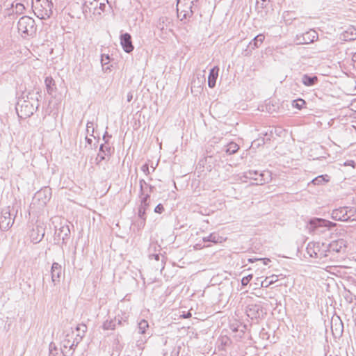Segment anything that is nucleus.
I'll list each match as a JSON object with an SVG mask.
<instances>
[{
    "mask_svg": "<svg viewBox=\"0 0 356 356\" xmlns=\"http://www.w3.org/2000/svg\"><path fill=\"white\" fill-rule=\"evenodd\" d=\"M39 92L34 90L24 92L22 97H19L17 105L16 111L20 118L31 117L39 106Z\"/></svg>",
    "mask_w": 356,
    "mask_h": 356,
    "instance_id": "obj_1",
    "label": "nucleus"
},
{
    "mask_svg": "<svg viewBox=\"0 0 356 356\" xmlns=\"http://www.w3.org/2000/svg\"><path fill=\"white\" fill-rule=\"evenodd\" d=\"M87 327L84 324L78 325L76 327V334L73 330L68 332L61 342L60 350L63 356H72L76 347L82 340Z\"/></svg>",
    "mask_w": 356,
    "mask_h": 356,
    "instance_id": "obj_2",
    "label": "nucleus"
},
{
    "mask_svg": "<svg viewBox=\"0 0 356 356\" xmlns=\"http://www.w3.org/2000/svg\"><path fill=\"white\" fill-rule=\"evenodd\" d=\"M199 0H177V16L181 21H189L199 10Z\"/></svg>",
    "mask_w": 356,
    "mask_h": 356,
    "instance_id": "obj_3",
    "label": "nucleus"
},
{
    "mask_svg": "<svg viewBox=\"0 0 356 356\" xmlns=\"http://www.w3.org/2000/svg\"><path fill=\"white\" fill-rule=\"evenodd\" d=\"M307 252L312 258L318 259L319 263H325L331 259L326 243L310 242L307 246Z\"/></svg>",
    "mask_w": 356,
    "mask_h": 356,
    "instance_id": "obj_4",
    "label": "nucleus"
},
{
    "mask_svg": "<svg viewBox=\"0 0 356 356\" xmlns=\"http://www.w3.org/2000/svg\"><path fill=\"white\" fill-rule=\"evenodd\" d=\"M34 14L41 19H46L52 15L53 3L51 0H32Z\"/></svg>",
    "mask_w": 356,
    "mask_h": 356,
    "instance_id": "obj_5",
    "label": "nucleus"
},
{
    "mask_svg": "<svg viewBox=\"0 0 356 356\" xmlns=\"http://www.w3.org/2000/svg\"><path fill=\"white\" fill-rule=\"evenodd\" d=\"M17 29L24 38L33 35L36 31L35 21L29 16L22 17L18 21Z\"/></svg>",
    "mask_w": 356,
    "mask_h": 356,
    "instance_id": "obj_6",
    "label": "nucleus"
},
{
    "mask_svg": "<svg viewBox=\"0 0 356 356\" xmlns=\"http://www.w3.org/2000/svg\"><path fill=\"white\" fill-rule=\"evenodd\" d=\"M355 214V210L354 209L345 207L334 209L332 211L331 216L334 220L348 221L355 220L353 218Z\"/></svg>",
    "mask_w": 356,
    "mask_h": 356,
    "instance_id": "obj_7",
    "label": "nucleus"
},
{
    "mask_svg": "<svg viewBox=\"0 0 356 356\" xmlns=\"http://www.w3.org/2000/svg\"><path fill=\"white\" fill-rule=\"evenodd\" d=\"M15 218L11 213L10 207H6L1 210L0 214V229L1 231L8 230L13 225Z\"/></svg>",
    "mask_w": 356,
    "mask_h": 356,
    "instance_id": "obj_8",
    "label": "nucleus"
},
{
    "mask_svg": "<svg viewBox=\"0 0 356 356\" xmlns=\"http://www.w3.org/2000/svg\"><path fill=\"white\" fill-rule=\"evenodd\" d=\"M246 314L251 319H258L262 317L266 313L263 308L262 303L259 302L248 304L246 309Z\"/></svg>",
    "mask_w": 356,
    "mask_h": 356,
    "instance_id": "obj_9",
    "label": "nucleus"
},
{
    "mask_svg": "<svg viewBox=\"0 0 356 356\" xmlns=\"http://www.w3.org/2000/svg\"><path fill=\"white\" fill-rule=\"evenodd\" d=\"M335 225L336 224L334 222H330L329 220L322 218H314L309 221L307 227L310 232L319 231L320 232H323V230H319L321 228L327 227L330 229Z\"/></svg>",
    "mask_w": 356,
    "mask_h": 356,
    "instance_id": "obj_10",
    "label": "nucleus"
},
{
    "mask_svg": "<svg viewBox=\"0 0 356 356\" xmlns=\"http://www.w3.org/2000/svg\"><path fill=\"white\" fill-rule=\"evenodd\" d=\"M51 197V190L50 188L44 187L38 191L33 197V200L38 201L41 207L45 206Z\"/></svg>",
    "mask_w": 356,
    "mask_h": 356,
    "instance_id": "obj_11",
    "label": "nucleus"
},
{
    "mask_svg": "<svg viewBox=\"0 0 356 356\" xmlns=\"http://www.w3.org/2000/svg\"><path fill=\"white\" fill-rule=\"evenodd\" d=\"M328 246V253L330 255L332 252L344 253L347 248V241L344 238H339L332 241L327 244Z\"/></svg>",
    "mask_w": 356,
    "mask_h": 356,
    "instance_id": "obj_12",
    "label": "nucleus"
},
{
    "mask_svg": "<svg viewBox=\"0 0 356 356\" xmlns=\"http://www.w3.org/2000/svg\"><path fill=\"white\" fill-rule=\"evenodd\" d=\"M245 177L247 178L257 181V184L262 185L268 181L270 175L269 172H258L256 170H249L248 172H245Z\"/></svg>",
    "mask_w": 356,
    "mask_h": 356,
    "instance_id": "obj_13",
    "label": "nucleus"
},
{
    "mask_svg": "<svg viewBox=\"0 0 356 356\" xmlns=\"http://www.w3.org/2000/svg\"><path fill=\"white\" fill-rule=\"evenodd\" d=\"M45 234V228L43 224H38L33 227L30 234V238L33 243H38L42 241Z\"/></svg>",
    "mask_w": 356,
    "mask_h": 356,
    "instance_id": "obj_14",
    "label": "nucleus"
},
{
    "mask_svg": "<svg viewBox=\"0 0 356 356\" xmlns=\"http://www.w3.org/2000/svg\"><path fill=\"white\" fill-rule=\"evenodd\" d=\"M63 274V269L60 264L57 262H54L51 268V282L54 285L58 284Z\"/></svg>",
    "mask_w": 356,
    "mask_h": 356,
    "instance_id": "obj_15",
    "label": "nucleus"
},
{
    "mask_svg": "<svg viewBox=\"0 0 356 356\" xmlns=\"http://www.w3.org/2000/svg\"><path fill=\"white\" fill-rule=\"evenodd\" d=\"M120 44L124 51L127 53H130L134 50L131 36L128 33H123L120 35Z\"/></svg>",
    "mask_w": 356,
    "mask_h": 356,
    "instance_id": "obj_16",
    "label": "nucleus"
},
{
    "mask_svg": "<svg viewBox=\"0 0 356 356\" xmlns=\"http://www.w3.org/2000/svg\"><path fill=\"white\" fill-rule=\"evenodd\" d=\"M113 152V149H112V148L108 145H101L99 147V152L98 153L96 158L97 163L99 164L101 161L106 159V156L111 155Z\"/></svg>",
    "mask_w": 356,
    "mask_h": 356,
    "instance_id": "obj_17",
    "label": "nucleus"
},
{
    "mask_svg": "<svg viewBox=\"0 0 356 356\" xmlns=\"http://www.w3.org/2000/svg\"><path fill=\"white\" fill-rule=\"evenodd\" d=\"M104 5V3L99 2L98 0H84L83 4V13H95L98 8V6Z\"/></svg>",
    "mask_w": 356,
    "mask_h": 356,
    "instance_id": "obj_18",
    "label": "nucleus"
},
{
    "mask_svg": "<svg viewBox=\"0 0 356 356\" xmlns=\"http://www.w3.org/2000/svg\"><path fill=\"white\" fill-rule=\"evenodd\" d=\"M25 7L24 4L17 1H14L11 3L10 7L6 9V14H8V15L14 14L20 15L23 13Z\"/></svg>",
    "mask_w": 356,
    "mask_h": 356,
    "instance_id": "obj_19",
    "label": "nucleus"
},
{
    "mask_svg": "<svg viewBox=\"0 0 356 356\" xmlns=\"http://www.w3.org/2000/svg\"><path fill=\"white\" fill-rule=\"evenodd\" d=\"M140 197H146V195L150 196V194L153 192L154 186L148 184L144 179H140Z\"/></svg>",
    "mask_w": 356,
    "mask_h": 356,
    "instance_id": "obj_20",
    "label": "nucleus"
},
{
    "mask_svg": "<svg viewBox=\"0 0 356 356\" xmlns=\"http://www.w3.org/2000/svg\"><path fill=\"white\" fill-rule=\"evenodd\" d=\"M56 236L63 241V243L69 239L70 230L67 225L61 226L58 230L56 231Z\"/></svg>",
    "mask_w": 356,
    "mask_h": 356,
    "instance_id": "obj_21",
    "label": "nucleus"
},
{
    "mask_svg": "<svg viewBox=\"0 0 356 356\" xmlns=\"http://www.w3.org/2000/svg\"><path fill=\"white\" fill-rule=\"evenodd\" d=\"M149 204V195H146V197H140V205L138 208V217H145V212Z\"/></svg>",
    "mask_w": 356,
    "mask_h": 356,
    "instance_id": "obj_22",
    "label": "nucleus"
},
{
    "mask_svg": "<svg viewBox=\"0 0 356 356\" xmlns=\"http://www.w3.org/2000/svg\"><path fill=\"white\" fill-rule=\"evenodd\" d=\"M219 67L218 66L213 67L209 72L208 77V86L209 88H213L216 86V80L218 76Z\"/></svg>",
    "mask_w": 356,
    "mask_h": 356,
    "instance_id": "obj_23",
    "label": "nucleus"
},
{
    "mask_svg": "<svg viewBox=\"0 0 356 356\" xmlns=\"http://www.w3.org/2000/svg\"><path fill=\"white\" fill-rule=\"evenodd\" d=\"M318 82V77L316 76H309L304 74L302 76V83L306 86H313Z\"/></svg>",
    "mask_w": 356,
    "mask_h": 356,
    "instance_id": "obj_24",
    "label": "nucleus"
},
{
    "mask_svg": "<svg viewBox=\"0 0 356 356\" xmlns=\"http://www.w3.org/2000/svg\"><path fill=\"white\" fill-rule=\"evenodd\" d=\"M306 44H309L318 39V33L314 30H310L302 33Z\"/></svg>",
    "mask_w": 356,
    "mask_h": 356,
    "instance_id": "obj_25",
    "label": "nucleus"
},
{
    "mask_svg": "<svg viewBox=\"0 0 356 356\" xmlns=\"http://www.w3.org/2000/svg\"><path fill=\"white\" fill-rule=\"evenodd\" d=\"M118 321V324L121 323V320L119 318H115V319L106 320L102 325V327L105 330H114L116 325V322Z\"/></svg>",
    "mask_w": 356,
    "mask_h": 356,
    "instance_id": "obj_26",
    "label": "nucleus"
},
{
    "mask_svg": "<svg viewBox=\"0 0 356 356\" xmlns=\"http://www.w3.org/2000/svg\"><path fill=\"white\" fill-rule=\"evenodd\" d=\"M222 237L216 233H212L209 236L203 238L204 242H212L214 243H221Z\"/></svg>",
    "mask_w": 356,
    "mask_h": 356,
    "instance_id": "obj_27",
    "label": "nucleus"
},
{
    "mask_svg": "<svg viewBox=\"0 0 356 356\" xmlns=\"http://www.w3.org/2000/svg\"><path fill=\"white\" fill-rule=\"evenodd\" d=\"M277 276L275 275H273L270 277H267L264 281L261 282L262 287H268L270 285L277 281Z\"/></svg>",
    "mask_w": 356,
    "mask_h": 356,
    "instance_id": "obj_28",
    "label": "nucleus"
},
{
    "mask_svg": "<svg viewBox=\"0 0 356 356\" xmlns=\"http://www.w3.org/2000/svg\"><path fill=\"white\" fill-rule=\"evenodd\" d=\"M165 21H167L166 17H160L156 25V28L159 29L163 33H166L168 30Z\"/></svg>",
    "mask_w": 356,
    "mask_h": 356,
    "instance_id": "obj_29",
    "label": "nucleus"
},
{
    "mask_svg": "<svg viewBox=\"0 0 356 356\" xmlns=\"http://www.w3.org/2000/svg\"><path fill=\"white\" fill-rule=\"evenodd\" d=\"M328 181H329V177H328V175H325L318 176L317 177L314 178L312 181V183L314 185H320V184H323L328 182Z\"/></svg>",
    "mask_w": 356,
    "mask_h": 356,
    "instance_id": "obj_30",
    "label": "nucleus"
},
{
    "mask_svg": "<svg viewBox=\"0 0 356 356\" xmlns=\"http://www.w3.org/2000/svg\"><path fill=\"white\" fill-rule=\"evenodd\" d=\"M239 149L238 145L234 142L227 144L225 152L229 154H235Z\"/></svg>",
    "mask_w": 356,
    "mask_h": 356,
    "instance_id": "obj_31",
    "label": "nucleus"
},
{
    "mask_svg": "<svg viewBox=\"0 0 356 356\" xmlns=\"http://www.w3.org/2000/svg\"><path fill=\"white\" fill-rule=\"evenodd\" d=\"M47 90L49 94H51L53 91V86L55 84L54 80L51 77H46L44 80Z\"/></svg>",
    "mask_w": 356,
    "mask_h": 356,
    "instance_id": "obj_32",
    "label": "nucleus"
},
{
    "mask_svg": "<svg viewBox=\"0 0 356 356\" xmlns=\"http://www.w3.org/2000/svg\"><path fill=\"white\" fill-rule=\"evenodd\" d=\"M338 321V323L335 322L334 325H332V330L333 332L335 330L338 334H341L343 332V325L342 321L340 319H339Z\"/></svg>",
    "mask_w": 356,
    "mask_h": 356,
    "instance_id": "obj_33",
    "label": "nucleus"
},
{
    "mask_svg": "<svg viewBox=\"0 0 356 356\" xmlns=\"http://www.w3.org/2000/svg\"><path fill=\"white\" fill-rule=\"evenodd\" d=\"M149 324L147 321L145 320H141L138 323V332L141 334H143L145 333V330L147 328H148Z\"/></svg>",
    "mask_w": 356,
    "mask_h": 356,
    "instance_id": "obj_34",
    "label": "nucleus"
},
{
    "mask_svg": "<svg viewBox=\"0 0 356 356\" xmlns=\"http://www.w3.org/2000/svg\"><path fill=\"white\" fill-rule=\"evenodd\" d=\"M259 47V44H257L254 42V41L252 40L248 45V49H249V51L248 49L245 50L246 53L245 54V56H248L253 49L258 48Z\"/></svg>",
    "mask_w": 356,
    "mask_h": 356,
    "instance_id": "obj_35",
    "label": "nucleus"
},
{
    "mask_svg": "<svg viewBox=\"0 0 356 356\" xmlns=\"http://www.w3.org/2000/svg\"><path fill=\"white\" fill-rule=\"evenodd\" d=\"M86 132H87V134H89L91 136H93V134L95 132V127H94V122L92 121H90V122H87Z\"/></svg>",
    "mask_w": 356,
    "mask_h": 356,
    "instance_id": "obj_36",
    "label": "nucleus"
},
{
    "mask_svg": "<svg viewBox=\"0 0 356 356\" xmlns=\"http://www.w3.org/2000/svg\"><path fill=\"white\" fill-rule=\"evenodd\" d=\"M305 102L302 99L294 100L292 103L293 106L298 109H301L305 106Z\"/></svg>",
    "mask_w": 356,
    "mask_h": 356,
    "instance_id": "obj_37",
    "label": "nucleus"
},
{
    "mask_svg": "<svg viewBox=\"0 0 356 356\" xmlns=\"http://www.w3.org/2000/svg\"><path fill=\"white\" fill-rule=\"evenodd\" d=\"M293 41L296 44H306V42H305V40L304 39V36H303L302 33L296 35Z\"/></svg>",
    "mask_w": 356,
    "mask_h": 356,
    "instance_id": "obj_38",
    "label": "nucleus"
},
{
    "mask_svg": "<svg viewBox=\"0 0 356 356\" xmlns=\"http://www.w3.org/2000/svg\"><path fill=\"white\" fill-rule=\"evenodd\" d=\"M264 39V35L259 34L258 35L255 36L252 40L254 41V42H256L257 44H259L260 46L263 43Z\"/></svg>",
    "mask_w": 356,
    "mask_h": 356,
    "instance_id": "obj_39",
    "label": "nucleus"
},
{
    "mask_svg": "<svg viewBox=\"0 0 356 356\" xmlns=\"http://www.w3.org/2000/svg\"><path fill=\"white\" fill-rule=\"evenodd\" d=\"M254 261H261L264 265H268V263L270 261V260L268 258H263V259H249L248 261L250 263H252Z\"/></svg>",
    "mask_w": 356,
    "mask_h": 356,
    "instance_id": "obj_40",
    "label": "nucleus"
},
{
    "mask_svg": "<svg viewBox=\"0 0 356 356\" xmlns=\"http://www.w3.org/2000/svg\"><path fill=\"white\" fill-rule=\"evenodd\" d=\"M252 275H249L246 277H243V279L241 280L242 285L243 286L248 285V284L250 282V281L252 280Z\"/></svg>",
    "mask_w": 356,
    "mask_h": 356,
    "instance_id": "obj_41",
    "label": "nucleus"
},
{
    "mask_svg": "<svg viewBox=\"0 0 356 356\" xmlns=\"http://www.w3.org/2000/svg\"><path fill=\"white\" fill-rule=\"evenodd\" d=\"M54 352H56V348L54 343H50L49 345V356H56Z\"/></svg>",
    "mask_w": 356,
    "mask_h": 356,
    "instance_id": "obj_42",
    "label": "nucleus"
},
{
    "mask_svg": "<svg viewBox=\"0 0 356 356\" xmlns=\"http://www.w3.org/2000/svg\"><path fill=\"white\" fill-rule=\"evenodd\" d=\"M164 211V207L161 204H159L154 209V212L157 213H162Z\"/></svg>",
    "mask_w": 356,
    "mask_h": 356,
    "instance_id": "obj_43",
    "label": "nucleus"
},
{
    "mask_svg": "<svg viewBox=\"0 0 356 356\" xmlns=\"http://www.w3.org/2000/svg\"><path fill=\"white\" fill-rule=\"evenodd\" d=\"M141 170L146 175H149L150 173L149 168L148 164L145 163L142 165Z\"/></svg>",
    "mask_w": 356,
    "mask_h": 356,
    "instance_id": "obj_44",
    "label": "nucleus"
},
{
    "mask_svg": "<svg viewBox=\"0 0 356 356\" xmlns=\"http://www.w3.org/2000/svg\"><path fill=\"white\" fill-rule=\"evenodd\" d=\"M140 220L138 222V226L140 229L143 228L145 225L146 217L139 218Z\"/></svg>",
    "mask_w": 356,
    "mask_h": 356,
    "instance_id": "obj_45",
    "label": "nucleus"
},
{
    "mask_svg": "<svg viewBox=\"0 0 356 356\" xmlns=\"http://www.w3.org/2000/svg\"><path fill=\"white\" fill-rule=\"evenodd\" d=\"M108 60H109V56L103 55L102 56L101 62H102V65L107 64L108 63Z\"/></svg>",
    "mask_w": 356,
    "mask_h": 356,
    "instance_id": "obj_46",
    "label": "nucleus"
},
{
    "mask_svg": "<svg viewBox=\"0 0 356 356\" xmlns=\"http://www.w3.org/2000/svg\"><path fill=\"white\" fill-rule=\"evenodd\" d=\"M161 255L159 254H152L149 255L150 259H154L156 261H159L160 259Z\"/></svg>",
    "mask_w": 356,
    "mask_h": 356,
    "instance_id": "obj_47",
    "label": "nucleus"
},
{
    "mask_svg": "<svg viewBox=\"0 0 356 356\" xmlns=\"http://www.w3.org/2000/svg\"><path fill=\"white\" fill-rule=\"evenodd\" d=\"M133 99V95L131 92H128L127 95V99L128 102H130Z\"/></svg>",
    "mask_w": 356,
    "mask_h": 356,
    "instance_id": "obj_48",
    "label": "nucleus"
},
{
    "mask_svg": "<svg viewBox=\"0 0 356 356\" xmlns=\"http://www.w3.org/2000/svg\"><path fill=\"white\" fill-rule=\"evenodd\" d=\"M353 65L356 68V53L353 54L352 58Z\"/></svg>",
    "mask_w": 356,
    "mask_h": 356,
    "instance_id": "obj_49",
    "label": "nucleus"
},
{
    "mask_svg": "<svg viewBox=\"0 0 356 356\" xmlns=\"http://www.w3.org/2000/svg\"><path fill=\"white\" fill-rule=\"evenodd\" d=\"M266 1V0H257V4L259 5L261 3V7H264V3Z\"/></svg>",
    "mask_w": 356,
    "mask_h": 356,
    "instance_id": "obj_50",
    "label": "nucleus"
},
{
    "mask_svg": "<svg viewBox=\"0 0 356 356\" xmlns=\"http://www.w3.org/2000/svg\"><path fill=\"white\" fill-rule=\"evenodd\" d=\"M86 140L87 143H89V144H91L92 142V139L89 138L88 137L86 138Z\"/></svg>",
    "mask_w": 356,
    "mask_h": 356,
    "instance_id": "obj_51",
    "label": "nucleus"
},
{
    "mask_svg": "<svg viewBox=\"0 0 356 356\" xmlns=\"http://www.w3.org/2000/svg\"><path fill=\"white\" fill-rule=\"evenodd\" d=\"M104 7H105V4H104V5L98 6V8H99L100 10H104Z\"/></svg>",
    "mask_w": 356,
    "mask_h": 356,
    "instance_id": "obj_52",
    "label": "nucleus"
},
{
    "mask_svg": "<svg viewBox=\"0 0 356 356\" xmlns=\"http://www.w3.org/2000/svg\"><path fill=\"white\" fill-rule=\"evenodd\" d=\"M107 136V132L105 133V134L103 136V139L105 140V143H107V140H106V138Z\"/></svg>",
    "mask_w": 356,
    "mask_h": 356,
    "instance_id": "obj_53",
    "label": "nucleus"
},
{
    "mask_svg": "<svg viewBox=\"0 0 356 356\" xmlns=\"http://www.w3.org/2000/svg\"><path fill=\"white\" fill-rule=\"evenodd\" d=\"M355 38H350L349 39H350V40H354L355 38H356V31H355Z\"/></svg>",
    "mask_w": 356,
    "mask_h": 356,
    "instance_id": "obj_54",
    "label": "nucleus"
},
{
    "mask_svg": "<svg viewBox=\"0 0 356 356\" xmlns=\"http://www.w3.org/2000/svg\"><path fill=\"white\" fill-rule=\"evenodd\" d=\"M344 165H350V163H345Z\"/></svg>",
    "mask_w": 356,
    "mask_h": 356,
    "instance_id": "obj_55",
    "label": "nucleus"
}]
</instances>
